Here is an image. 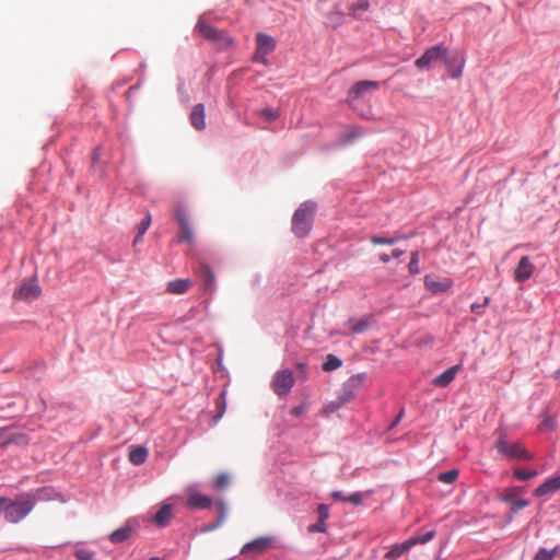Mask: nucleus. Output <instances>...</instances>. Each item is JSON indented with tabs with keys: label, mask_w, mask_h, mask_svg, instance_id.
<instances>
[{
	"label": "nucleus",
	"mask_w": 560,
	"mask_h": 560,
	"mask_svg": "<svg viewBox=\"0 0 560 560\" xmlns=\"http://www.w3.org/2000/svg\"><path fill=\"white\" fill-rule=\"evenodd\" d=\"M1 505L4 520L11 524H18L34 510V499L32 493L25 492L15 499L5 497V502H2Z\"/></svg>",
	"instance_id": "f257e3e1"
},
{
	"label": "nucleus",
	"mask_w": 560,
	"mask_h": 560,
	"mask_svg": "<svg viewBox=\"0 0 560 560\" xmlns=\"http://www.w3.org/2000/svg\"><path fill=\"white\" fill-rule=\"evenodd\" d=\"M497 435L498 439L495 441L494 447L501 457L509 460L524 462L532 460L534 458L533 454L524 447L522 442L510 441L503 430H498Z\"/></svg>",
	"instance_id": "f03ea898"
},
{
	"label": "nucleus",
	"mask_w": 560,
	"mask_h": 560,
	"mask_svg": "<svg viewBox=\"0 0 560 560\" xmlns=\"http://www.w3.org/2000/svg\"><path fill=\"white\" fill-rule=\"evenodd\" d=\"M316 210V203L313 201H305L300 205L292 217V231L298 237H305L308 235L314 213Z\"/></svg>",
	"instance_id": "7ed1b4c3"
},
{
	"label": "nucleus",
	"mask_w": 560,
	"mask_h": 560,
	"mask_svg": "<svg viewBox=\"0 0 560 560\" xmlns=\"http://www.w3.org/2000/svg\"><path fill=\"white\" fill-rule=\"evenodd\" d=\"M256 49L252 57L254 62L268 65V56L276 49V40L272 36L265 33H258L255 37Z\"/></svg>",
	"instance_id": "20e7f679"
},
{
	"label": "nucleus",
	"mask_w": 560,
	"mask_h": 560,
	"mask_svg": "<svg viewBox=\"0 0 560 560\" xmlns=\"http://www.w3.org/2000/svg\"><path fill=\"white\" fill-rule=\"evenodd\" d=\"M446 54L447 50L442 45L432 46L428 48L423 52V55L416 60L415 65L419 69H428L433 61L439 59H442L444 60L445 63H448Z\"/></svg>",
	"instance_id": "39448f33"
},
{
	"label": "nucleus",
	"mask_w": 560,
	"mask_h": 560,
	"mask_svg": "<svg viewBox=\"0 0 560 560\" xmlns=\"http://www.w3.org/2000/svg\"><path fill=\"white\" fill-rule=\"evenodd\" d=\"M196 27L206 39L218 43L221 47L231 44V39L212 25L208 24L203 16L198 20Z\"/></svg>",
	"instance_id": "423d86ee"
},
{
	"label": "nucleus",
	"mask_w": 560,
	"mask_h": 560,
	"mask_svg": "<svg viewBox=\"0 0 560 560\" xmlns=\"http://www.w3.org/2000/svg\"><path fill=\"white\" fill-rule=\"evenodd\" d=\"M294 384V376L292 371L282 370L276 373L272 380V388L279 396H285Z\"/></svg>",
	"instance_id": "0eeeda50"
},
{
	"label": "nucleus",
	"mask_w": 560,
	"mask_h": 560,
	"mask_svg": "<svg viewBox=\"0 0 560 560\" xmlns=\"http://www.w3.org/2000/svg\"><path fill=\"white\" fill-rule=\"evenodd\" d=\"M40 289L36 280L23 281L20 288L14 292V298L18 300H34L38 298Z\"/></svg>",
	"instance_id": "6e6552de"
},
{
	"label": "nucleus",
	"mask_w": 560,
	"mask_h": 560,
	"mask_svg": "<svg viewBox=\"0 0 560 560\" xmlns=\"http://www.w3.org/2000/svg\"><path fill=\"white\" fill-rule=\"evenodd\" d=\"M376 81H359L357 82L348 93V103L353 106V103L359 100L364 93L370 90H376L378 88Z\"/></svg>",
	"instance_id": "1a4fd4ad"
},
{
	"label": "nucleus",
	"mask_w": 560,
	"mask_h": 560,
	"mask_svg": "<svg viewBox=\"0 0 560 560\" xmlns=\"http://www.w3.org/2000/svg\"><path fill=\"white\" fill-rule=\"evenodd\" d=\"M275 547L272 536H262L247 542V553L260 555Z\"/></svg>",
	"instance_id": "9d476101"
},
{
	"label": "nucleus",
	"mask_w": 560,
	"mask_h": 560,
	"mask_svg": "<svg viewBox=\"0 0 560 560\" xmlns=\"http://www.w3.org/2000/svg\"><path fill=\"white\" fill-rule=\"evenodd\" d=\"M534 269H535V267L530 262L529 257L523 256L520 259V261L514 270L515 280L517 282H523L525 280H528L533 276Z\"/></svg>",
	"instance_id": "9b49d317"
},
{
	"label": "nucleus",
	"mask_w": 560,
	"mask_h": 560,
	"mask_svg": "<svg viewBox=\"0 0 560 560\" xmlns=\"http://www.w3.org/2000/svg\"><path fill=\"white\" fill-rule=\"evenodd\" d=\"M212 504L210 497L205 495L194 489L188 490L187 505L190 509H208Z\"/></svg>",
	"instance_id": "f8f14e48"
},
{
	"label": "nucleus",
	"mask_w": 560,
	"mask_h": 560,
	"mask_svg": "<svg viewBox=\"0 0 560 560\" xmlns=\"http://www.w3.org/2000/svg\"><path fill=\"white\" fill-rule=\"evenodd\" d=\"M363 129L359 126H351L348 127L339 137H338V144L339 145H347L357 139H359L363 135Z\"/></svg>",
	"instance_id": "ddd939ff"
},
{
	"label": "nucleus",
	"mask_w": 560,
	"mask_h": 560,
	"mask_svg": "<svg viewBox=\"0 0 560 560\" xmlns=\"http://www.w3.org/2000/svg\"><path fill=\"white\" fill-rule=\"evenodd\" d=\"M199 277L201 279L203 290L212 293L214 290L215 277L208 265L200 266Z\"/></svg>",
	"instance_id": "4468645a"
},
{
	"label": "nucleus",
	"mask_w": 560,
	"mask_h": 560,
	"mask_svg": "<svg viewBox=\"0 0 560 560\" xmlns=\"http://www.w3.org/2000/svg\"><path fill=\"white\" fill-rule=\"evenodd\" d=\"M560 489V475L547 479L542 485H540L535 490V495L544 497L553 493L555 491Z\"/></svg>",
	"instance_id": "2eb2a0df"
},
{
	"label": "nucleus",
	"mask_w": 560,
	"mask_h": 560,
	"mask_svg": "<svg viewBox=\"0 0 560 560\" xmlns=\"http://www.w3.org/2000/svg\"><path fill=\"white\" fill-rule=\"evenodd\" d=\"M206 115L203 104H197L194 106L190 113V122L197 130H202L206 127Z\"/></svg>",
	"instance_id": "dca6fc26"
},
{
	"label": "nucleus",
	"mask_w": 560,
	"mask_h": 560,
	"mask_svg": "<svg viewBox=\"0 0 560 560\" xmlns=\"http://www.w3.org/2000/svg\"><path fill=\"white\" fill-rule=\"evenodd\" d=\"M459 370L458 365H454L448 368L446 371L438 375L433 381L432 384L439 387H446L456 376L457 372Z\"/></svg>",
	"instance_id": "f3484780"
},
{
	"label": "nucleus",
	"mask_w": 560,
	"mask_h": 560,
	"mask_svg": "<svg viewBox=\"0 0 560 560\" xmlns=\"http://www.w3.org/2000/svg\"><path fill=\"white\" fill-rule=\"evenodd\" d=\"M371 320L370 317H362V318H349L346 322V326L348 327L349 331L351 334H361L368 327H370Z\"/></svg>",
	"instance_id": "a211bd4d"
},
{
	"label": "nucleus",
	"mask_w": 560,
	"mask_h": 560,
	"mask_svg": "<svg viewBox=\"0 0 560 560\" xmlns=\"http://www.w3.org/2000/svg\"><path fill=\"white\" fill-rule=\"evenodd\" d=\"M415 546V541L413 540H406L404 541L402 544H399V545H395L392 547L390 550H388L386 553H385V558L387 560H396L398 559L400 556H402L406 551H408L410 548H412Z\"/></svg>",
	"instance_id": "6ab92c4d"
},
{
	"label": "nucleus",
	"mask_w": 560,
	"mask_h": 560,
	"mask_svg": "<svg viewBox=\"0 0 560 560\" xmlns=\"http://www.w3.org/2000/svg\"><path fill=\"white\" fill-rule=\"evenodd\" d=\"M191 287L189 279H175L167 283L166 291L171 294H183L187 292Z\"/></svg>",
	"instance_id": "aec40b11"
},
{
	"label": "nucleus",
	"mask_w": 560,
	"mask_h": 560,
	"mask_svg": "<svg viewBox=\"0 0 560 560\" xmlns=\"http://www.w3.org/2000/svg\"><path fill=\"white\" fill-rule=\"evenodd\" d=\"M172 518H173L172 505L163 504L162 508L155 514L154 521L159 526L165 527L170 524Z\"/></svg>",
	"instance_id": "412c9836"
},
{
	"label": "nucleus",
	"mask_w": 560,
	"mask_h": 560,
	"mask_svg": "<svg viewBox=\"0 0 560 560\" xmlns=\"http://www.w3.org/2000/svg\"><path fill=\"white\" fill-rule=\"evenodd\" d=\"M451 284L452 283L450 280H447L445 282H439V281L434 280L433 278H431L430 276H425V278H424L425 288L429 289L433 293L445 292L451 288Z\"/></svg>",
	"instance_id": "4be33fe9"
},
{
	"label": "nucleus",
	"mask_w": 560,
	"mask_h": 560,
	"mask_svg": "<svg viewBox=\"0 0 560 560\" xmlns=\"http://www.w3.org/2000/svg\"><path fill=\"white\" fill-rule=\"evenodd\" d=\"M131 530H132V527L129 525V523H127L126 525L114 530L109 535L110 542L119 544V542L126 541L130 537Z\"/></svg>",
	"instance_id": "5701e85b"
},
{
	"label": "nucleus",
	"mask_w": 560,
	"mask_h": 560,
	"mask_svg": "<svg viewBox=\"0 0 560 560\" xmlns=\"http://www.w3.org/2000/svg\"><path fill=\"white\" fill-rule=\"evenodd\" d=\"M148 458V450L143 446L132 447L129 452V460L133 465H141Z\"/></svg>",
	"instance_id": "b1692460"
},
{
	"label": "nucleus",
	"mask_w": 560,
	"mask_h": 560,
	"mask_svg": "<svg viewBox=\"0 0 560 560\" xmlns=\"http://www.w3.org/2000/svg\"><path fill=\"white\" fill-rule=\"evenodd\" d=\"M410 236L411 235H405V234H399V235H395V236H390V237L374 235L371 237V243L373 245H393V244L397 243L398 241L407 240Z\"/></svg>",
	"instance_id": "393cba45"
},
{
	"label": "nucleus",
	"mask_w": 560,
	"mask_h": 560,
	"mask_svg": "<svg viewBox=\"0 0 560 560\" xmlns=\"http://www.w3.org/2000/svg\"><path fill=\"white\" fill-rule=\"evenodd\" d=\"M10 443H18V444H24L26 443V439L24 435H19L16 438H13L12 434L5 429L0 430V447L10 444Z\"/></svg>",
	"instance_id": "a878e982"
},
{
	"label": "nucleus",
	"mask_w": 560,
	"mask_h": 560,
	"mask_svg": "<svg viewBox=\"0 0 560 560\" xmlns=\"http://www.w3.org/2000/svg\"><path fill=\"white\" fill-rule=\"evenodd\" d=\"M32 495H33L34 505H35L37 501L52 500L56 495V492L51 488L44 487V488L37 489L35 493H32Z\"/></svg>",
	"instance_id": "bb28decb"
},
{
	"label": "nucleus",
	"mask_w": 560,
	"mask_h": 560,
	"mask_svg": "<svg viewBox=\"0 0 560 560\" xmlns=\"http://www.w3.org/2000/svg\"><path fill=\"white\" fill-rule=\"evenodd\" d=\"M151 224V214L148 212L144 217V219L137 225L138 233L133 240L132 245L137 246V244L140 242L143 234L148 231L149 226Z\"/></svg>",
	"instance_id": "cd10ccee"
},
{
	"label": "nucleus",
	"mask_w": 560,
	"mask_h": 560,
	"mask_svg": "<svg viewBox=\"0 0 560 560\" xmlns=\"http://www.w3.org/2000/svg\"><path fill=\"white\" fill-rule=\"evenodd\" d=\"M557 555H558V547H555L551 550H548L546 548H539L537 550V552L535 553L533 560H555Z\"/></svg>",
	"instance_id": "c85d7f7f"
},
{
	"label": "nucleus",
	"mask_w": 560,
	"mask_h": 560,
	"mask_svg": "<svg viewBox=\"0 0 560 560\" xmlns=\"http://www.w3.org/2000/svg\"><path fill=\"white\" fill-rule=\"evenodd\" d=\"M369 0H357L352 3L350 10L354 18H360L369 9Z\"/></svg>",
	"instance_id": "c756f323"
},
{
	"label": "nucleus",
	"mask_w": 560,
	"mask_h": 560,
	"mask_svg": "<svg viewBox=\"0 0 560 560\" xmlns=\"http://www.w3.org/2000/svg\"><path fill=\"white\" fill-rule=\"evenodd\" d=\"M342 364V361L337 358L336 355L334 354H328L326 357V361L325 363L323 364V370L325 372H330V371H335L337 370L338 368H340Z\"/></svg>",
	"instance_id": "7c9ffc66"
},
{
	"label": "nucleus",
	"mask_w": 560,
	"mask_h": 560,
	"mask_svg": "<svg viewBox=\"0 0 560 560\" xmlns=\"http://www.w3.org/2000/svg\"><path fill=\"white\" fill-rule=\"evenodd\" d=\"M179 241L187 243H192L194 241L192 231L189 226L188 220H182Z\"/></svg>",
	"instance_id": "2f4dec72"
},
{
	"label": "nucleus",
	"mask_w": 560,
	"mask_h": 560,
	"mask_svg": "<svg viewBox=\"0 0 560 560\" xmlns=\"http://www.w3.org/2000/svg\"><path fill=\"white\" fill-rule=\"evenodd\" d=\"M364 381H365V374L360 373V374L352 375L345 384L348 387L352 388V390L357 392V389H359L364 384Z\"/></svg>",
	"instance_id": "473e14b6"
},
{
	"label": "nucleus",
	"mask_w": 560,
	"mask_h": 560,
	"mask_svg": "<svg viewBox=\"0 0 560 560\" xmlns=\"http://www.w3.org/2000/svg\"><path fill=\"white\" fill-rule=\"evenodd\" d=\"M355 397V392L352 388L348 387L346 384L343 385L342 392L337 397V399L345 406L350 402Z\"/></svg>",
	"instance_id": "72a5a7b5"
},
{
	"label": "nucleus",
	"mask_w": 560,
	"mask_h": 560,
	"mask_svg": "<svg viewBox=\"0 0 560 560\" xmlns=\"http://www.w3.org/2000/svg\"><path fill=\"white\" fill-rule=\"evenodd\" d=\"M74 556L78 560H97L95 552L85 548L77 549Z\"/></svg>",
	"instance_id": "f704fd0d"
},
{
	"label": "nucleus",
	"mask_w": 560,
	"mask_h": 560,
	"mask_svg": "<svg viewBox=\"0 0 560 560\" xmlns=\"http://www.w3.org/2000/svg\"><path fill=\"white\" fill-rule=\"evenodd\" d=\"M342 18H343V14H342L341 10L338 7H336L335 10L328 14L329 24L332 27H336L341 23Z\"/></svg>",
	"instance_id": "c9c22d12"
},
{
	"label": "nucleus",
	"mask_w": 560,
	"mask_h": 560,
	"mask_svg": "<svg viewBox=\"0 0 560 560\" xmlns=\"http://www.w3.org/2000/svg\"><path fill=\"white\" fill-rule=\"evenodd\" d=\"M418 262H419V253L416 250V252L411 253L410 261L408 265V270L411 275L420 273V268L418 266Z\"/></svg>",
	"instance_id": "e433bc0d"
},
{
	"label": "nucleus",
	"mask_w": 560,
	"mask_h": 560,
	"mask_svg": "<svg viewBox=\"0 0 560 560\" xmlns=\"http://www.w3.org/2000/svg\"><path fill=\"white\" fill-rule=\"evenodd\" d=\"M458 477V471L456 469H452L445 472H441L439 475V480L444 483H453Z\"/></svg>",
	"instance_id": "4c0bfd02"
},
{
	"label": "nucleus",
	"mask_w": 560,
	"mask_h": 560,
	"mask_svg": "<svg viewBox=\"0 0 560 560\" xmlns=\"http://www.w3.org/2000/svg\"><path fill=\"white\" fill-rule=\"evenodd\" d=\"M513 475L518 480H528V479L534 478L535 476H537V471L536 470L526 471V470H524L522 468H516V469H514Z\"/></svg>",
	"instance_id": "58836bf2"
},
{
	"label": "nucleus",
	"mask_w": 560,
	"mask_h": 560,
	"mask_svg": "<svg viewBox=\"0 0 560 560\" xmlns=\"http://www.w3.org/2000/svg\"><path fill=\"white\" fill-rule=\"evenodd\" d=\"M343 405L336 398L335 400L328 402L324 409H323V413L325 416H328L335 411H337L338 409H340Z\"/></svg>",
	"instance_id": "ea45409f"
},
{
	"label": "nucleus",
	"mask_w": 560,
	"mask_h": 560,
	"mask_svg": "<svg viewBox=\"0 0 560 560\" xmlns=\"http://www.w3.org/2000/svg\"><path fill=\"white\" fill-rule=\"evenodd\" d=\"M218 415L214 417L215 420L220 419L225 411V392H222L217 401Z\"/></svg>",
	"instance_id": "a19ab883"
},
{
	"label": "nucleus",
	"mask_w": 560,
	"mask_h": 560,
	"mask_svg": "<svg viewBox=\"0 0 560 560\" xmlns=\"http://www.w3.org/2000/svg\"><path fill=\"white\" fill-rule=\"evenodd\" d=\"M229 485V476L225 474H220L217 476L214 480V487L218 490H223Z\"/></svg>",
	"instance_id": "79ce46f5"
},
{
	"label": "nucleus",
	"mask_w": 560,
	"mask_h": 560,
	"mask_svg": "<svg viewBox=\"0 0 560 560\" xmlns=\"http://www.w3.org/2000/svg\"><path fill=\"white\" fill-rule=\"evenodd\" d=\"M435 533L433 530L428 532L422 536L411 537L408 540H413L415 545L417 544H425L430 541L434 537Z\"/></svg>",
	"instance_id": "37998d69"
},
{
	"label": "nucleus",
	"mask_w": 560,
	"mask_h": 560,
	"mask_svg": "<svg viewBox=\"0 0 560 560\" xmlns=\"http://www.w3.org/2000/svg\"><path fill=\"white\" fill-rule=\"evenodd\" d=\"M199 314V308L198 307H191L188 310V312L182 316L178 322L180 323H186V322H189V320H192L194 318H196Z\"/></svg>",
	"instance_id": "c03bdc74"
},
{
	"label": "nucleus",
	"mask_w": 560,
	"mask_h": 560,
	"mask_svg": "<svg viewBox=\"0 0 560 560\" xmlns=\"http://www.w3.org/2000/svg\"><path fill=\"white\" fill-rule=\"evenodd\" d=\"M318 520L324 522L329 517V509L326 504H319L317 508Z\"/></svg>",
	"instance_id": "a18cd8bd"
},
{
	"label": "nucleus",
	"mask_w": 560,
	"mask_h": 560,
	"mask_svg": "<svg viewBox=\"0 0 560 560\" xmlns=\"http://www.w3.org/2000/svg\"><path fill=\"white\" fill-rule=\"evenodd\" d=\"M327 529L326 524L324 522H318L316 524H312L307 527L308 533H325Z\"/></svg>",
	"instance_id": "49530a36"
},
{
	"label": "nucleus",
	"mask_w": 560,
	"mask_h": 560,
	"mask_svg": "<svg viewBox=\"0 0 560 560\" xmlns=\"http://www.w3.org/2000/svg\"><path fill=\"white\" fill-rule=\"evenodd\" d=\"M488 303H489V298H485L482 304L472 303L471 306H470V310H471L472 313L482 314L483 310L488 305Z\"/></svg>",
	"instance_id": "de8ad7c7"
},
{
	"label": "nucleus",
	"mask_w": 560,
	"mask_h": 560,
	"mask_svg": "<svg viewBox=\"0 0 560 560\" xmlns=\"http://www.w3.org/2000/svg\"><path fill=\"white\" fill-rule=\"evenodd\" d=\"M346 502L352 503L354 505H360L363 502V495L360 492H355L346 498Z\"/></svg>",
	"instance_id": "09e8293b"
},
{
	"label": "nucleus",
	"mask_w": 560,
	"mask_h": 560,
	"mask_svg": "<svg viewBox=\"0 0 560 560\" xmlns=\"http://www.w3.org/2000/svg\"><path fill=\"white\" fill-rule=\"evenodd\" d=\"M260 114L267 121H272L278 117L277 113L271 109H262Z\"/></svg>",
	"instance_id": "8fccbe9b"
},
{
	"label": "nucleus",
	"mask_w": 560,
	"mask_h": 560,
	"mask_svg": "<svg viewBox=\"0 0 560 560\" xmlns=\"http://www.w3.org/2000/svg\"><path fill=\"white\" fill-rule=\"evenodd\" d=\"M304 411H305V405L302 404V405H299V406L292 408L290 413L294 417H300L304 413Z\"/></svg>",
	"instance_id": "3c124183"
},
{
	"label": "nucleus",
	"mask_w": 560,
	"mask_h": 560,
	"mask_svg": "<svg viewBox=\"0 0 560 560\" xmlns=\"http://www.w3.org/2000/svg\"><path fill=\"white\" fill-rule=\"evenodd\" d=\"M527 505H528V502L526 500H517V501H515V503L513 505V510L518 511V510L526 508Z\"/></svg>",
	"instance_id": "603ef678"
},
{
	"label": "nucleus",
	"mask_w": 560,
	"mask_h": 560,
	"mask_svg": "<svg viewBox=\"0 0 560 560\" xmlns=\"http://www.w3.org/2000/svg\"><path fill=\"white\" fill-rule=\"evenodd\" d=\"M331 498L336 501H345L346 502V495L342 494V492L340 491H334L331 493Z\"/></svg>",
	"instance_id": "864d4df0"
},
{
	"label": "nucleus",
	"mask_w": 560,
	"mask_h": 560,
	"mask_svg": "<svg viewBox=\"0 0 560 560\" xmlns=\"http://www.w3.org/2000/svg\"><path fill=\"white\" fill-rule=\"evenodd\" d=\"M463 63L464 61L462 60L459 67L451 73L452 78H458L462 74Z\"/></svg>",
	"instance_id": "5fc2aeb1"
},
{
	"label": "nucleus",
	"mask_w": 560,
	"mask_h": 560,
	"mask_svg": "<svg viewBox=\"0 0 560 560\" xmlns=\"http://www.w3.org/2000/svg\"><path fill=\"white\" fill-rule=\"evenodd\" d=\"M402 255H404V250H401V249H397V248H396V249H394V250L392 252L390 257L399 258V257H400V256H402Z\"/></svg>",
	"instance_id": "6e6d98bb"
},
{
	"label": "nucleus",
	"mask_w": 560,
	"mask_h": 560,
	"mask_svg": "<svg viewBox=\"0 0 560 560\" xmlns=\"http://www.w3.org/2000/svg\"><path fill=\"white\" fill-rule=\"evenodd\" d=\"M380 260H381L382 262L386 264V262H388V261L390 260V256H389V255H387V254H385V253H384V254H381V255H380Z\"/></svg>",
	"instance_id": "4d7b16f0"
},
{
	"label": "nucleus",
	"mask_w": 560,
	"mask_h": 560,
	"mask_svg": "<svg viewBox=\"0 0 560 560\" xmlns=\"http://www.w3.org/2000/svg\"><path fill=\"white\" fill-rule=\"evenodd\" d=\"M176 218L179 223V226H182V220H187L186 215L182 212H177Z\"/></svg>",
	"instance_id": "13d9d810"
},
{
	"label": "nucleus",
	"mask_w": 560,
	"mask_h": 560,
	"mask_svg": "<svg viewBox=\"0 0 560 560\" xmlns=\"http://www.w3.org/2000/svg\"><path fill=\"white\" fill-rule=\"evenodd\" d=\"M402 412H404V411L401 410V411L399 412V415L395 418V420L393 421V423H392L390 428L395 427V425L400 421V419H401V417H402Z\"/></svg>",
	"instance_id": "bf43d9fd"
},
{
	"label": "nucleus",
	"mask_w": 560,
	"mask_h": 560,
	"mask_svg": "<svg viewBox=\"0 0 560 560\" xmlns=\"http://www.w3.org/2000/svg\"><path fill=\"white\" fill-rule=\"evenodd\" d=\"M219 508H220V512H221V514H223V509H224L223 504H222V503H220V504H219Z\"/></svg>",
	"instance_id": "052dcab7"
},
{
	"label": "nucleus",
	"mask_w": 560,
	"mask_h": 560,
	"mask_svg": "<svg viewBox=\"0 0 560 560\" xmlns=\"http://www.w3.org/2000/svg\"><path fill=\"white\" fill-rule=\"evenodd\" d=\"M220 522H221V520L215 525H212L211 527H209V529H213V528L218 527Z\"/></svg>",
	"instance_id": "680f3d73"
},
{
	"label": "nucleus",
	"mask_w": 560,
	"mask_h": 560,
	"mask_svg": "<svg viewBox=\"0 0 560 560\" xmlns=\"http://www.w3.org/2000/svg\"><path fill=\"white\" fill-rule=\"evenodd\" d=\"M244 552H245V546L242 547V549H241V553H244Z\"/></svg>",
	"instance_id": "e2e57ef3"
},
{
	"label": "nucleus",
	"mask_w": 560,
	"mask_h": 560,
	"mask_svg": "<svg viewBox=\"0 0 560 560\" xmlns=\"http://www.w3.org/2000/svg\"><path fill=\"white\" fill-rule=\"evenodd\" d=\"M150 560H161L160 558L153 557Z\"/></svg>",
	"instance_id": "0e129e2a"
}]
</instances>
